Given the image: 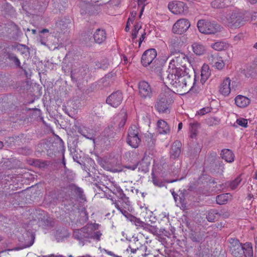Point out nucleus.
Wrapping results in <instances>:
<instances>
[{"label": "nucleus", "instance_id": "f257e3e1", "mask_svg": "<svg viewBox=\"0 0 257 257\" xmlns=\"http://www.w3.org/2000/svg\"><path fill=\"white\" fill-rule=\"evenodd\" d=\"M167 72V80L177 91L190 90L195 84V75L188 68H171Z\"/></svg>", "mask_w": 257, "mask_h": 257}, {"label": "nucleus", "instance_id": "f03ea898", "mask_svg": "<svg viewBox=\"0 0 257 257\" xmlns=\"http://www.w3.org/2000/svg\"><path fill=\"white\" fill-rule=\"evenodd\" d=\"M229 250L234 257H253L252 246L250 242L240 243L236 238H230Z\"/></svg>", "mask_w": 257, "mask_h": 257}, {"label": "nucleus", "instance_id": "7ed1b4c3", "mask_svg": "<svg viewBox=\"0 0 257 257\" xmlns=\"http://www.w3.org/2000/svg\"><path fill=\"white\" fill-rule=\"evenodd\" d=\"M174 92L168 87H164L162 92L156 99L154 107L159 113H168L170 112V105L172 100L171 96Z\"/></svg>", "mask_w": 257, "mask_h": 257}, {"label": "nucleus", "instance_id": "20e7f679", "mask_svg": "<svg viewBox=\"0 0 257 257\" xmlns=\"http://www.w3.org/2000/svg\"><path fill=\"white\" fill-rule=\"evenodd\" d=\"M225 24L231 28H239L243 25V18L236 10H233L227 14L224 20Z\"/></svg>", "mask_w": 257, "mask_h": 257}, {"label": "nucleus", "instance_id": "39448f33", "mask_svg": "<svg viewBox=\"0 0 257 257\" xmlns=\"http://www.w3.org/2000/svg\"><path fill=\"white\" fill-rule=\"evenodd\" d=\"M197 27L200 32L208 35L214 34L220 29L218 25L204 20L198 21Z\"/></svg>", "mask_w": 257, "mask_h": 257}, {"label": "nucleus", "instance_id": "423d86ee", "mask_svg": "<svg viewBox=\"0 0 257 257\" xmlns=\"http://www.w3.org/2000/svg\"><path fill=\"white\" fill-rule=\"evenodd\" d=\"M139 134V129L136 125L131 126L128 129L127 143L132 148H138L141 142Z\"/></svg>", "mask_w": 257, "mask_h": 257}, {"label": "nucleus", "instance_id": "0eeeda50", "mask_svg": "<svg viewBox=\"0 0 257 257\" xmlns=\"http://www.w3.org/2000/svg\"><path fill=\"white\" fill-rule=\"evenodd\" d=\"M156 56L157 51L155 49H150L145 51L141 59L143 65L145 67L151 65V67L153 68V66L156 62V60H155Z\"/></svg>", "mask_w": 257, "mask_h": 257}, {"label": "nucleus", "instance_id": "6e6552de", "mask_svg": "<svg viewBox=\"0 0 257 257\" xmlns=\"http://www.w3.org/2000/svg\"><path fill=\"white\" fill-rule=\"evenodd\" d=\"M139 95L143 99L151 98L153 96V89L146 81H141L138 83Z\"/></svg>", "mask_w": 257, "mask_h": 257}, {"label": "nucleus", "instance_id": "1a4fd4ad", "mask_svg": "<svg viewBox=\"0 0 257 257\" xmlns=\"http://www.w3.org/2000/svg\"><path fill=\"white\" fill-rule=\"evenodd\" d=\"M168 9L174 14H185L188 12V7L182 2L173 1L168 4Z\"/></svg>", "mask_w": 257, "mask_h": 257}, {"label": "nucleus", "instance_id": "9d476101", "mask_svg": "<svg viewBox=\"0 0 257 257\" xmlns=\"http://www.w3.org/2000/svg\"><path fill=\"white\" fill-rule=\"evenodd\" d=\"M187 61V58L183 53H176V56L172 58L170 61L168 70L171 68H177L184 67L185 66V63Z\"/></svg>", "mask_w": 257, "mask_h": 257}, {"label": "nucleus", "instance_id": "9b49d317", "mask_svg": "<svg viewBox=\"0 0 257 257\" xmlns=\"http://www.w3.org/2000/svg\"><path fill=\"white\" fill-rule=\"evenodd\" d=\"M190 26V23L187 19H180L173 25L172 32L175 34L181 35L185 32Z\"/></svg>", "mask_w": 257, "mask_h": 257}, {"label": "nucleus", "instance_id": "f8f14e48", "mask_svg": "<svg viewBox=\"0 0 257 257\" xmlns=\"http://www.w3.org/2000/svg\"><path fill=\"white\" fill-rule=\"evenodd\" d=\"M89 228L86 226L79 229H76L74 231L73 236L79 241L80 244L83 245L85 242L89 239Z\"/></svg>", "mask_w": 257, "mask_h": 257}, {"label": "nucleus", "instance_id": "ddd939ff", "mask_svg": "<svg viewBox=\"0 0 257 257\" xmlns=\"http://www.w3.org/2000/svg\"><path fill=\"white\" fill-rule=\"evenodd\" d=\"M123 100L122 93L118 90L111 93L106 98V102L107 104L113 107H117L119 105Z\"/></svg>", "mask_w": 257, "mask_h": 257}, {"label": "nucleus", "instance_id": "4468645a", "mask_svg": "<svg viewBox=\"0 0 257 257\" xmlns=\"http://www.w3.org/2000/svg\"><path fill=\"white\" fill-rule=\"evenodd\" d=\"M87 66L74 68L71 72V78L74 81L82 80L87 73Z\"/></svg>", "mask_w": 257, "mask_h": 257}, {"label": "nucleus", "instance_id": "2eb2a0df", "mask_svg": "<svg viewBox=\"0 0 257 257\" xmlns=\"http://www.w3.org/2000/svg\"><path fill=\"white\" fill-rule=\"evenodd\" d=\"M209 60L212 66L218 70H221L224 67L225 63L222 58L218 54L211 55L209 57Z\"/></svg>", "mask_w": 257, "mask_h": 257}, {"label": "nucleus", "instance_id": "dca6fc26", "mask_svg": "<svg viewBox=\"0 0 257 257\" xmlns=\"http://www.w3.org/2000/svg\"><path fill=\"white\" fill-rule=\"evenodd\" d=\"M112 193L115 194L119 199H121L127 205L129 202L128 197H126V195L123 193V190L120 188V187L117 186H114L110 188H107Z\"/></svg>", "mask_w": 257, "mask_h": 257}, {"label": "nucleus", "instance_id": "f3484780", "mask_svg": "<svg viewBox=\"0 0 257 257\" xmlns=\"http://www.w3.org/2000/svg\"><path fill=\"white\" fill-rule=\"evenodd\" d=\"M181 146L182 144L179 141H176L173 143L170 151L171 159L175 160L178 158L181 152Z\"/></svg>", "mask_w": 257, "mask_h": 257}, {"label": "nucleus", "instance_id": "a211bd4d", "mask_svg": "<svg viewBox=\"0 0 257 257\" xmlns=\"http://www.w3.org/2000/svg\"><path fill=\"white\" fill-rule=\"evenodd\" d=\"M78 132L86 139L92 140L94 143L96 132L93 130L86 129L85 127H78Z\"/></svg>", "mask_w": 257, "mask_h": 257}, {"label": "nucleus", "instance_id": "6ab92c4d", "mask_svg": "<svg viewBox=\"0 0 257 257\" xmlns=\"http://www.w3.org/2000/svg\"><path fill=\"white\" fill-rule=\"evenodd\" d=\"M230 82L231 80L229 78H226L221 83L219 91L220 93L224 96H227L230 93Z\"/></svg>", "mask_w": 257, "mask_h": 257}, {"label": "nucleus", "instance_id": "aec40b11", "mask_svg": "<svg viewBox=\"0 0 257 257\" xmlns=\"http://www.w3.org/2000/svg\"><path fill=\"white\" fill-rule=\"evenodd\" d=\"M106 38V34L105 30L97 29L93 34L94 42L100 44L105 41Z\"/></svg>", "mask_w": 257, "mask_h": 257}, {"label": "nucleus", "instance_id": "412c9836", "mask_svg": "<svg viewBox=\"0 0 257 257\" xmlns=\"http://www.w3.org/2000/svg\"><path fill=\"white\" fill-rule=\"evenodd\" d=\"M192 49L193 52L198 56L204 54L206 51L205 47L199 42L193 43L192 45Z\"/></svg>", "mask_w": 257, "mask_h": 257}, {"label": "nucleus", "instance_id": "4be33fe9", "mask_svg": "<svg viewBox=\"0 0 257 257\" xmlns=\"http://www.w3.org/2000/svg\"><path fill=\"white\" fill-rule=\"evenodd\" d=\"M220 155L222 159L228 163L232 162L234 160V155L233 153L229 149H223L221 151Z\"/></svg>", "mask_w": 257, "mask_h": 257}, {"label": "nucleus", "instance_id": "5701e85b", "mask_svg": "<svg viewBox=\"0 0 257 257\" xmlns=\"http://www.w3.org/2000/svg\"><path fill=\"white\" fill-rule=\"evenodd\" d=\"M195 257H209L210 250L204 245H200L195 253Z\"/></svg>", "mask_w": 257, "mask_h": 257}, {"label": "nucleus", "instance_id": "b1692460", "mask_svg": "<svg viewBox=\"0 0 257 257\" xmlns=\"http://www.w3.org/2000/svg\"><path fill=\"white\" fill-rule=\"evenodd\" d=\"M234 100L236 105L239 107H246L250 103V100L247 97L240 95H237Z\"/></svg>", "mask_w": 257, "mask_h": 257}, {"label": "nucleus", "instance_id": "393cba45", "mask_svg": "<svg viewBox=\"0 0 257 257\" xmlns=\"http://www.w3.org/2000/svg\"><path fill=\"white\" fill-rule=\"evenodd\" d=\"M158 132L160 134H167L170 132V128L165 121L159 120L157 122Z\"/></svg>", "mask_w": 257, "mask_h": 257}, {"label": "nucleus", "instance_id": "a878e982", "mask_svg": "<svg viewBox=\"0 0 257 257\" xmlns=\"http://www.w3.org/2000/svg\"><path fill=\"white\" fill-rule=\"evenodd\" d=\"M230 3L229 0H213L211 5L214 9H223L227 7Z\"/></svg>", "mask_w": 257, "mask_h": 257}, {"label": "nucleus", "instance_id": "bb28decb", "mask_svg": "<svg viewBox=\"0 0 257 257\" xmlns=\"http://www.w3.org/2000/svg\"><path fill=\"white\" fill-rule=\"evenodd\" d=\"M7 58L9 60L13 62V63L15 64V65L17 68H20L24 71L26 72V70L25 68H24L23 66H21L20 61L15 54L10 52H8L7 54Z\"/></svg>", "mask_w": 257, "mask_h": 257}, {"label": "nucleus", "instance_id": "cd10ccee", "mask_svg": "<svg viewBox=\"0 0 257 257\" xmlns=\"http://www.w3.org/2000/svg\"><path fill=\"white\" fill-rule=\"evenodd\" d=\"M210 75V71L209 68L207 65H203L201 71V79L200 81L202 84H204L208 79Z\"/></svg>", "mask_w": 257, "mask_h": 257}, {"label": "nucleus", "instance_id": "c85d7f7f", "mask_svg": "<svg viewBox=\"0 0 257 257\" xmlns=\"http://www.w3.org/2000/svg\"><path fill=\"white\" fill-rule=\"evenodd\" d=\"M242 181L240 176H238L233 180L227 181L225 183L226 186L229 187L231 190H235L240 184Z\"/></svg>", "mask_w": 257, "mask_h": 257}, {"label": "nucleus", "instance_id": "c756f323", "mask_svg": "<svg viewBox=\"0 0 257 257\" xmlns=\"http://www.w3.org/2000/svg\"><path fill=\"white\" fill-rule=\"evenodd\" d=\"M220 216V214L218 212L217 210L211 209L208 211L206 215V218L209 222H214Z\"/></svg>", "mask_w": 257, "mask_h": 257}, {"label": "nucleus", "instance_id": "7c9ffc66", "mask_svg": "<svg viewBox=\"0 0 257 257\" xmlns=\"http://www.w3.org/2000/svg\"><path fill=\"white\" fill-rule=\"evenodd\" d=\"M37 2L33 1L32 2H25L22 5L23 10L29 13V11L35 10L37 9L36 6Z\"/></svg>", "mask_w": 257, "mask_h": 257}, {"label": "nucleus", "instance_id": "2f4dec72", "mask_svg": "<svg viewBox=\"0 0 257 257\" xmlns=\"http://www.w3.org/2000/svg\"><path fill=\"white\" fill-rule=\"evenodd\" d=\"M130 221L134 224L137 226V228H142L145 229L147 224L141 221L140 218H137L134 216H131Z\"/></svg>", "mask_w": 257, "mask_h": 257}, {"label": "nucleus", "instance_id": "473e14b6", "mask_svg": "<svg viewBox=\"0 0 257 257\" xmlns=\"http://www.w3.org/2000/svg\"><path fill=\"white\" fill-rule=\"evenodd\" d=\"M229 45L224 42L219 41L212 45V48L217 51H222L226 49Z\"/></svg>", "mask_w": 257, "mask_h": 257}, {"label": "nucleus", "instance_id": "72a5a7b5", "mask_svg": "<svg viewBox=\"0 0 257 257\" xmlns=\"http://www.w3.org/2000/svg\"><path fill=\"white\" fill-rule=\"evenodd\" d=\"M34 239H35V236L33 234H31V241H30V242L28 244L24 245L22 247H16L13 248L12 249H8L4 250L1 251V253H3V252H6L8 251L19 250L21 249H24V248H25L27 247H29L33 244V243L34 242Z\"/></svg>", "mask_w": 257, "mask_h": 257}, {"label": "nucleus", "instance_id": "f704fd0d", "mask_svg": "<svg viewBox=\"0 0 257 257\" xmlns=\"http://www.w3.org/2000/svg\"><path fill=\"white\" fill-rule=\"evenodd\" d=\"M70 187L72 191L77 195V196L81 199H83L84 198V195L83 194V191L82 189L75 185H71Z\"/></svg>", "mask_w": 257, "mask_h": 257}, {"label": "nucleus", "instance_id": "c9c22d12", "mask_svg": "<svg viewBox=\"0 0 257 257\" xmlns=\"http://www.w3.org/2000/svg\"><path fill=\"white\" fill-rule=\"evenodd\" d=\"M199 124L197 122L190 123V137L191 138H195L197 134V130Z\"/></svg>", "mask_w": 257, "mask_h": 257}, {"label": "nucleus", "instance_id": "e433bc0d", "mask_svg": "<svg viewBox=\"0 0 257 257\" xmlns=\"http://www.w3.org/2000/svg\"><path fill=\"white\" fill-rule=\"evenodd\" d=\"M228 199V194H221L216 197V203L219 205L225 204Z\"/></svg>", "mask_w": 257, "mask_h": 257}, {"label": "nucleus", "instance_id": "4c0bfd02", "mask_svg": "<svg viewBox=\"0 0 257 257\" xmlns=\"http://www.w3.org/2000/svg\"><path fill=\"white\" fill-rule=\"evenodd\" d=\"M190 237L192 241L195 242H199L203 239L202 234L199 232H192L190 233Z\"/></svg>", "mask_w": 257, "mask_h": 257}, {"label": "nucleus", "instance_id": "58836bf2", "mask_svg": "<svg viewBox=\"0 0 257 257\" xmlns=\"http://www.w3.org/2000/svg\"><path fill=\"white\" fill-rule=\"evenodd\" d=\"M138 170L144 173H146L149 171V164L144 160L137 163Z\"/></svg>", "mask_w": 257, "mask_h": 257}, {"label": "nucleus", "instance_id": "ea45409f", "mask_svg": "<svg viewBox=\"0 0 257 257\" xmlns=\"http://www.w3.org/2000/svg\"><path fill=\"white\" fill-rule=\"evenodd\" d=\"M14 49L21 54H25L29 52V48L25 45L17 44L14 47Z\"/></svg>", "mask_w": 257, "mask_h": 257}, {"label": "nucleus", "instance_id": "a19ab883", "mask_svg": "<svg viewBox=\"0 0 257 257\" xmlns=\"http://www.w3.org/2000/svg\"><path fill=\"white\" fill-rule=\"evenodd\" d=\"M101 235L102 234L100 231L94 232L92 229L89 228V239L92 238L97 241H99L100 240Z\"/></svg>", "mask_w": 257, "mask_h": 257}, {"label": "nucleus", "instance_id": "79ce46f5", "mask_svg": "<svg viewBox=\"0 0 257 257\" xmlns=\"http://www.w3.org/2000/svg\"><path fill=\"white\" fill-rule=\"evenodd\" d=\"M75 174L73 173L71 170L66 168L64 170V178L67 181H71L74 179Z\"/></svg>", "mask_w": 257, "mask_h": 257}, {"label": "nucleus", "instance_id": "37998d69", "mask_svg": "<svg viewBox=\"0 0 257 257\" xmlns=\"http://www.w3.org/2000/svg\"><path fill=\"white\" fill-rule=\"evenodd\" d=\"M145 229L154 235H157L159 234L158 228L155 226L151 225L149 224H147L146 227H145Z\"/></svg>", "mask_w": 257, "mask_h": 257}, {"label": "nucleus", "instance_id": "c03bdc74", "mask_svg": "<svg viewBox=\"0 0 257 257\" xmlns=\"http://www.w3.org/2000/svg\"><path fill=\"white\" fill-rule=\"evenodd\" d=\"M141 28V26L139 24L135 25L134 29H133L132 34V39L133 41L137 38L138 32Z\"/></svg>", "mask_w": 257, "mask_h": 257}, {"label": "nucleus", "instance_id": "a18cd8bd", "mask_svg": "<svg viewBox=\"0 0 257 257\" xmlns=\"http://www.w3.org/2000/svg\"><path fill=\"white\" fill-rule=\"evenodd\" d=\"M152 176H153L152 181L153 182V184L155 186L159 187H162L165 185V184L163 181H162L161 180L157 179L154 176L153 173L152 174Z\"/></svg>", "mask_w": 257, "mask_h": 257}, {"label": "nucleus", "instance_id": "49530a36", "mask_svg": "<svg viewBox=\"0 0 257 257\" xmlns=\"http://www.w3.org/2000/svg\"><path fill=\"white\" fill-rule=\"evenodd\" d=\"M236 123L241 126L243 127H247V120L246 119L240 118L237 119L236 120Z\"/></svg>", "mask_w": 257, "mask_h": 257}, {"label": "nucleus", "instance_id": "de8ad7c7", "mask_svg": "<svg viewBox=\"0 0 257 257\" xmlns=\"http://www.w3.org/2000/svg\"><path fill=\"white\" fill-rule=\"evenodd\" d=\"M146 141H147L148 146L149 148H153L154 147L156 140L153 138V136L151 135L150 137H149V136H148L147 138Z\"/></svg>", "mask_w": 257, "mask_h": 257}, {"label": "nucleus", "instance_id": "09e8293b", "mask_svg": "<svg viewBox=\"0 0 257 257\" xmlns=\"http://www.w3.org/2000/svg\"><path fill=\"white\" fill-rule=\"evenodd\" d=\"M210 111V108L208 107H204L201 109H200L198 112H197V113L199 114V115H204L205 114H206L207 113L209 112Z\"/></svg>", "mask_w": 257, "mask_h": 257}, {"label": "nucleus", "instance_id": "8fccbe9b", "mask_svg": "<svg viewBox=\"0 0 257 257\" xmlns=\"http://www.w3.org/2000/svg\"><path fill=\"white\" fill-rule=\"evenodd\" d=\"M178 199H179L180 203L182 207H185L186 205V202L185 201V198L183 194H182L181 196H179Z\"/></svg>", "mask_w": 257, "mask_h": 257}, {"label": "nucleus", "instance_id": "3c124183", "mask_svg": "<svg viewBox=\"0 0 257 257\" xmlns=\"http://www.w3.org/2000/svg\"><path fill=\"white\" fill-rule=\"evenodd\" d=\"M4 165L6 168L9 169H11L12 168V165H11V161L10 159H5L4 161Z\"/></svg>", "mask_w": 257, "mask_h": 257}, {"label": "nucleus", "instance_id": "603ef678", "mask_svg": "<svg viewBox=\"0 0 257 257\" xmlns=\"http://www.w3.org/2000/svg\"><path fill=\"white\" fill-rule=\"evenodd\" d=\"M120 212L126 218H127L129 220L130 219L131 216H133V215H131L130 213H128L126 210L121 208Z\"/></svg>", "mask_w": 257, "mask_h": 257}, {"label": "nucleus", "instance_id": "864d4df0", "mask_svg": "<svg viewBox=\"0 0 257 257\" xmlns=\"http://www.w3.org/2000/svg\"><path fill=\"white\" fill-rule=\"evenodd\" d=\"M200 151L201 149L200 148V147H196L194 149V152H191L190 153V156L192 157H195L199 154V153L200 152Z\"/></svg>", "mask_w": 257, "mask_h": 257}, {"label": "nucleus", "instance_id": "5fc2aeb1", "mask_svg": "<svg viewBox=\"0 0 257 257\" xmlns=\"http://www.w3.org/2000/svg\"><path fill=\"white\" fill-rule=\"evenodd\" d=\"M138 167L137 163L134 164L133 165H126L124 166V168H127L128 169H130L132 170H135Z\"/></svg>", "mask_w": 257, "mask_h": 257}, {"label": "nucleus", "instance_id": "6e6d98bb", "mask_svg": "<svg viewBox=\"0 0 257 257\" xmlns=\"http://www.w3.org/2000/svg\"><path fill=\"white\" fill-rule=\"evenodd\" d=\"M145 35H146V33L144 32V33L142 34L141 37L140 38L139 43V46H141V43L145 39Z\"/></svg>", "mask_w": 257, "mask_h": 257}, {"label": "nucleus", "instance_id": "4d7b16f0", "mask_svg": "<svg viewBox=\"0 0 257 257\" xmlns=\"http://www.w3.org/2000/svg\"><path fill=\"white\" fill-rule=\"evenodd\" d=\"M173 41L174 42V44H176V46H179L180 45V42L179 39L178 38H177L176 39H174L173 40Z\"/></svg>", "mask_w": 257, "mask_h": 257}, {"label": "nucleus", "instance_id": "13d9d810", "mask_svg": "<svg viewBox=\"0 0 257 257\" xmlns=\"http://www.w3.org/2000/svg\"><path fill=\"white\" fill-rule=\"evenodd\" d=\"M172 195L173 196L175 201L176 202H177V200L178 199V197H179V196L176 193H175V192H174V191L172 193Z\"/></svg>", "mask_w": 257, "mask_h": 257}, {"label": "nucleus", "instance_id": "bf43d9fd", "mask_svg": "<svg viewBox=\"0 0 257 257\" xmlns=\"http://www.w3.org/2000/svg\"><path fill=\"white\" fill-rule=\"evenodd\" d=\"M105 251L106 252L107 254H108V255H110L111 256H112L113 257H115L116 255L114 253H113L112 251H107L105 250Z\"/></svg>", "mask_w": 257, "mask_h": 257}, {"label": "nucleus", "instance_id": "052dcab7", "mask_svg": "<svg viewBox=\"0 0 257 257\" xmlns=\"http://www.w3.org/2000/svg\"><path fill=\"white\" fill-rule=\"evenodd\" d=\"M114 205L115 206V207L119 211L120 210V209L121 208L119 205H118V204L116 202H114Z\"/></svg>", "mask_w": 257, "mask_h": 257}, {"label": "nucleus", "instance_id": "680f3d73", "mask_svg": "<svg viewBox=\"0 0 257 257\" xmlns=\"http://www.w3.org/2000/svg\"><path fill=\"white\" fill-rule=\"evenodd\" d=\"M36 162L37 163H40V164H39V166L40 167H44L45 166V164L44 162H40L38 160L36 161Z\"/></svg>", "mask_w": 257, "mask_h": 257}, {"label": "nucleus", "instance_id": "e2e57ef3", "mask_svg": "<svg viewBox=\"0 0 257 257\" xmlns=\"http://www.w3.org/2000/svg\"><path fill=\"white\" fill-rule=\"evenodd\" d=\"M135 16H136V15H134V16H133L132 18H129L128 19L127 22H128V23L130 22H133L134 20V18L135 17Z\"/></svg>", "mask_w": 257, "mask_h": 257}, {"label": "nucleus", "instance_id": "0e129e2a", "mask_svg": "<svg viewBox=\"0 0 257 257\" xmlns=\"http://www.w3.org/2000/svg\"><path fill=\"white\" fill-rule=\"evenodd\" d=\"M128 23H129L128 22H127L126 23L125 28V30L126 32L130 30L129 26H128Z\"/></svg>", "mask_w": 257, "mask_h": 257}, {"label": "nucleus", "instance_id": "69168bd1", "mask_svg": "<svg viewBox=\"0 0 257 257\" xmlns=\"http://www.w3.org/2000/svg\"><path fill=\"white\" fill-rule=\"evenodd\" d=\"M40 32L41 33H48L49 32V30L48 29H44L42 30H41L40 31Z\"/></svg>", "mask_w": 257, "mask_h": 257}, {"label": "nucleus", "instance_id": "338daca9", "mask_svg": "<svg viewBox=\"0 0 257 257\" xmlns=\"http://www.w3.org/2000/svg\"><path fill=\"white\" fill-rule=\"evenodd\" d=\"M182 126H183L182 123V122L179 123V124H178V131L181 130L182 129Z\"/></svg>", "mask_w": 257, "mask_h": 257}, {"label": "nucleus", "instance_id": "774afa93", "mask_svg": "<svg viewBox=\"0 0 257 257\" xmlns=\"http://www.w3.org/2000/svg\"><path fill=\"white\" fill-rule=\"evenodd\" d=\"M255 250L257 251V236L255 238Z\"/></svg>", "mask_w": 257, "mask_h": 257}]
</instances>
